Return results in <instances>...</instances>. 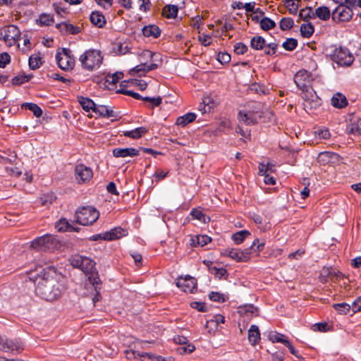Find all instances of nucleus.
Masks as SVG:
<instances>
[{"label": "nucleus", "mask_w": 361, "mask_h": 361, "mask_svg": "<svg viewBox=\"0 0 361 361\" xmlns=\"http://www.w3.org/2000/svg\"><path fill=\"white\" fill-rule=\"evenodd\" d=\"M22 106L25 108V109H27L30 110L31 111H32L33 114L36 117H37V118L40 117L42 116V110L36 104H34V103H24L22 105Z\"/></svg>", "instance_id": "37"}, {"label": "nucleus", "mask_w": 361, "mask_h": 361, "mask_svg": "<svg viewBox=\"0 0 361 361\" xmlns=\"http://www.w3.org/2000/svg\"><path fill=\"white\" fill-rule=\"evenodd\" d=\"M298 46V41L294 38H288L282 44V47L287 51H293Z\"/></svg>", "instance_id": "48"}, {"label": "nucleus", "mask_w": 361, "mask_h": 361, "mask_svg": "<svg viewBox=\"0 0 361 361\" xmlns=\"http://www.w3.org/2000/svg\"><path fill=\"white\" fill-rule=\"evenodd\" d=\"M248 340L252 345H255L260 340V332L256 325H252L248 331Z\"/></svg>", "instance_id": "24"}, {"label": "nucleus", "mask_w": 361, "mask_h": 361, "mask_svg": "<svg viewBox=\"0 0 361 361\" xmlns=\"http://www.w3.org/2000/svg\"><path fill=\"white\" fill-rule=\"evenodd\" d=\"M20 31L14 25H9L0 29V39L9 46L15 44L20 39Z\"/></svg>", "instance_id": "6"}, {"label": "nucleus", "mask_w": 361, "mask_h": 361, "mask_svg": "<svg viewBox=\"0 0 361 361\" xmlns=\"http://www.w3.org/2000/svg\"><path fill=\"white\" fill-rule=\"evenodd\" d=\"M217 60L222 64L228 63L231 61V55L226 52H219Z\"/></svg>", "instance_id": "55"}, {"label": "nucleus", "mask_w": 361, "mask_h": 361, "mask_svg": "<svg viewBox=\"0 0 361 361\" xmlns=\"http://www.w3.org/2000/svg\"><path fill=\"white\" fill-rule=\"evenodd\" d=\"M313 80L312 75L305 70L298 71L294 76V82L297 87L303 92H307L311 87Z\"/></svg>", "instance_id": "9"}, {"label": "nucleus", "mask_w": 361, "mask_h": 361, "mask_svg": "<svg viewBox=\"0 0 361 361\" xmlns=\"http://www.w3.org/2000/svg\"><path fill=\"white\" fill-rule=\"evenodd\" d=\"M79 61L81 63L82 68L92 71L101 66L103 57L100 51L89 49L80 55Z\"/></svg>", "instance_id": "2"}, {"label": "nucleus", "mask_w": 361, "mask_h": 361, "mask_svg": "<svg viewBox=\"0 0 361 361\" xmlns=\"http://www.w3.org/2000/svg\"><path fill=\"white\" fill-rule=\"evenodd\" d=\"M331 11L327 6H319L314 11V17L322 20H327L330 18Z\"/></svg>", "instance_id": "30"}, {"label": "nucleus", "mask_w": 361, "mask_h": 361, "mask_svg": "<svg viewBox=\"0 0 361 361\" xmlns=\"http://www.w3.org/2000/svg\"><path fill=\"white\" fill-rule=\"evenodd\" d=\"M294 21L290 18H283L279 23L280 28L282 30H288L293 27Z\"/></svg>", "instance_id": "47"}, {"label": "nucleus", "mask_w": 361, "mask_h": 361, "mask_svg": "<svg viewBox=\"0 0 361 361\" xmlns=\"http://www.w3.org/2000/svg\"><path fill=\"white\" fill-rule=\"evenodd\" d=\"M176 286L185 293H193L197 289V282L195 278L190 276L179 277L176 281Z\"/></svg>", "instance_id": "12"}, {"label": "nucleus", "mask_w": 361, "mask_h": 361, "mask_svg": "<svg viewBox=\"0 0 361 361\" xmlns=\"http://www.w3.org/2000/svg\"><path fill=\"white\" fill-rule=\"evenodd\" d=\"M128 232L126 230L121 227H118L114 228L109 231L105 232L104 233L99 235V236L106 240H113L126 236Z\"/></svg>", "instance_id": "13"}, {"label": "nucleus", "mask_w": 361, "mask_h": 361, "mask_svg": "<svg viewBox=\"0 0 361 361\" xmlns=\"http://www.w3.org/2000/svg\"><path fill=\"white\" fill-rule=\"evenodd\" d=\"M247 49V47L242 42L236 43L234 46V51L238 55L245 54Z\"/></svg>", "instance_id": "58"}, {"label": "nucleus", "mask_w": 361, "mask_h": 361, "mask_svg": "<svg viewBox=\"0 0 361 361\" xmlns=\"http://www.w3.org/2000/svg\"><path fill=\"white\" fill-rule=\"evenodd\" d=\"M90 22L99 28L104 27L106 24V20L103 13L99 11H92L90 16Z\"/></svg>", "instance_id": "18"}, {"label": "nucleus", "mask_w": 361, "mask_h": 361, "mask_svg": "<svg viewBox=\"0 0 361 361\" xmlns=\"http://www.w3.org/2000/svg\"><path fill=\"white\" fill-rule=\"evenodd\" d=\"M278 44L276 43H269L267 45L265 44L264 53L267 55H274L276 52Z\"/></svg>", "instance_id": "57"}, {"label": "nucleus", "mask_w": 361, "mask_h": 361, "mask_svg": "<svg viewBox=\"0 0 361 361\" xmlns=\"http://www.w3.org/2000/svg\"><path fill=\"white\" fill-rule=\"evenodd\" d=\"M93 112H94L96 114H98L99 116L104 118L118 116V114L115 112L110 106L102 104H95Z\"/></svg>", "instance_id": "16"}, {"label": "nucleus", "mask_w": 361, "mask_h": 361, "mask_svg": "<svg viewBox=\"0 0 361 361\" xmlns=\"http://www.w3.org/2000/svg\"><path fill=\"white\" fill-rule=\"evenodd\" d=\"M190 214L192 216L193 218L203 222L207 223L210 221V218L205 215L204 213H202V211L197 209H193L191 211Z\"/></svg>", "instance_id": "41"}, {"label": "nucleus", "mask_w": 361, "mask_h": 361, "mask_svg": "<svg viewBox=\"0 0 361 361\" xmlns=\"http://www.w3.org/2000/svg\"><path fill=\"white\" fill-rule=\"evenodd\" d=\"M29 67L32 70H36L39 68L42 64V61L41 57L38 54H32L29 58Z\"/></svg>", "instance_id": "35"}, {"label": "nucleus", "mask_w": 361, "mask_h": 361, "mask_svg": "<svg viewBox=\"0 0 361 361\" xmlns=\"http://www.w3.org/2000/svg\"><path fill=\"white\" fill-rule=\"evenodd\" d=\"M352 311L355 313L361 312V296L357 298L352 304Z\"/></svg>", "instance_id": "64"}, {"label": "nucleus", "mask_w": 361, "mask_h": 361, "mask_svg": "<svg viewBox=\"0 0 361 361\" xmlns=\"http://www.w3.org/2000/svg\"><path fill=\"white\" fill-rule=\"evenodd\" d=\"M353 13L350 7L344 4L338 5L332 12V20L336 23L348 22L351 20Z\"/></svg>", "instance_id": "10"}, {"label": "nucleus", "mask_w": 361, "mask_h": 361, "mask_svg": "<svg viewBox=\"0 0 361 361\" xmlns=\"http://www.w3.org/2000/svg\"><path fill=\"white\" fill-rule=\"evenodd\" d=\"M333 307L340 314H343L350 312V310H352V305H350L346 302L335 303L333 305Z\"/></svg>", "instance_id": "42"}, {"label": "nucleus", "mask_w": 361, "mask_h": 361, "mask_svg": "<svg viewBox=\"0 0 361 361\" xmlns=\"http://www.w3.org/2000/svg\"><path fill=\"white\" fill-rule=\"evenodd\" d=\"M88 280L94 287V290H101L102 281L100 280L97 273L92 271L89 274Z\"/></svg>", "instance_id": "33"}, {"label": "nucleus", "mask_w": 361, "mask_h": 361, "mask_svg": "<svg viewBox=\"0 0 361 361\" xmlns=\"http://www.w3.org/2000/svg\"><path fill=\"white\" fill-rule=\"evenodd\" d=\"M258 310L253 305H246L239 307L238 313L240 316L253 317L257 316Z\"/></svg>", "instance_id": "20"}, {"label": "nucleus", "mask_w": 361, "mask_h": 361, "mask_svg": "<svg viewBox=\"0 0 361 361\" xmlns=\"http://www.w3.org/2000/svg\"><path fill=\"white\" fill-rule=\"evenodd\" d=\"M71 51L67 48H63L61 51L57 52L56 60L59 67L63 71L73 69L75 65V59L71 56Z\"/></svg>", "instance_id": "7"}, {"label": "nucleus", "mask_w": 361, "mask_h": 361, "mask_svg": "<svg viewBox=\"0 0 361 361\" xmlns=\"http://www.w3.org/2000/svg\"><path fill=\"white\" fill-rule=\"evenodd\" d=\"M99 216V212L90 206L82 207L75 212L76 222L83 226L93 224Z\"/></svg>", "instance_id": "4"}, {"label": "nucleus", "mask_w": 361, "mask_h": 361, "mask_svg": "<svg viewBox=\"0 0 361 361\" xmlns=\"http://www.w3.org/2000/svg\"><path fill=\"white\" fill-rule=\"evenodd\" d=\"M60 245L59 240L53 235L46 234L37 237L30 243V247L37 251H53Z\"/></svg>", "instance_id": "3"}, {"label": "nucleus", "mask_w": 361, "mask_h": 361, "mask_svg": "<svg viewBox=\"0 0 361 361\" xmlns=\"http://www.w3.org/2000/svg\"><path fill=\"white\" fill-rule=\"evenodd\" d=\"M178 13V8L175 5H167L163 9V14L167 18H176Z\"/></svg>", "instance_id": "36"}, {"label": "nucleus", "mask_w": 361, "mask_h": 361, "mask_svg": "<svg viewBox=\"0 0 361 361\" xmlns=\"http://www.w3.org/2000/svg\"><path fill=\"white\" fill-rule=\"evenodd\" d=\"M78 102L82 109L87 112L90 110L93 111L96 104L92 99L83 97H78Z\"/></svg>", "instance_id": "32"}, {"label": "nucleus", "mask_w": 361, "mask_h": 361, "mask_svg": "<svg viewBox=\"0 0 361 361\" xmlns=\"http://www.w3.org/2000/svg\"><path fill=\"white\" fill-rule=\"evenodd\" d=\"M30 79V77L29 75H18L15 76L11 82L13 85H21L23 84L27 81H29Z\"/></svg>", "instance_id": "54"}, {"label": "nucleus", "mask_w": 361, "mask_h": 361, "mask_svg": "<svg viewBox=\"0 0 361 361\" xmlns=\"http://www.w3.org/2000/svg\"><path fill=\"white\" fill-rule=\"evenodd\" d=\"M251 247L240 250V262H247L250 258Z\"/></svg>", "instance_id": "62"}, {"label": "nucleus", "mask_w": 361, "mask_h": 361, "mask_svg": "<svg viewBox=\"0 0 361 361\" xmlns=\"http://www.w3.org/2000/svg\"><path fill=\"white\" fill-rule=\"evenodd\" d=\"M299 16L300 18L306 20L307 18H314V11L311 7H307L300 11Z\"/></svg>", "instance_id": "49"}, {"label": "nucleus", "mask_w": 361, "mask_h": 361, "mask_svg": "<svg viewBox=\"0 0 361 361\" xmlns=\"http://www.w3.org/2000/svg\"><path fill=\"white\" fill-rule=\"evenodd\" d=\"M251 247L240 250V262H247L250 258Z\"/></svg>", "instance_id": "61"}, {"label": "nucleus", "mask_w": 361, "mask_h": 361, "mask_svg": "<svg viewBox=\"0 0 361 361\" xmlns=\"http://www.w3.org/2000/svg\"><path fill=\"white\" fill-rule=\"evenodd\" d=\"M56 228L60 232L78 231L79 228L74 227L66 219H61L56 223Z\"/></svg>", "instance_id": "21"}, {"label": "nucleus", "mask_w": 361, "mask_h": 361, "mask_svg": "<svg viewBox=\"0 0 361 361\" xmlns=\"http://www.w3.org/2000/svg\"><path fill=\"white\" fill-rule=\"evenodd\" d=\"M11 61V56L6 52L0 54V68H4Z\"/></svg>", "instance_id": "60"}, {"label": "nucleus", "mask_w": 361, "mask_h": 361, "mask_svg": "<svg viewBox=\"0 0 361 361\" xmlns=\"http://www.w3.org/2000/svg\"><path fill=\"white\" fill-rule=\"evenodd\" d=\"M71 264L73 267L81 269L84 273L90 274L94 270L95 263L89 257L82 255H76L71 259Z\"/></svg>", "instance_id": "8"}, {"label": "nucleus", "mask_w": 361, "mask_h": 361, "mask_svg": "<svg viewBox=\"0 0 361 361\" xmlns=\"http://www.w3.org/2000/svg\"><path fill=\"white\" fill-rule=\"evenodd\" d=\"M143 101L149 102L152 104L153 106H158L161 104L162 99L161 97H145L143 98Z\"/></svg>", "instance_id": "63"}, {"label": "nucleus", "mask_w": 361, "mask_h": 361, "mask_svg": "<svg viewBox=\"0 0 361 361\" xmlns=\"http://www.w3.org/2000/svg\"><path fill=\"white\" fill-rule=\"evenodd\" d=\"M250 232L245 230L238 231L232 235V240L236 244H240L250 235Z\"/></svg>", "instance_id": "43"}, {"label": "nucleus", "mask_w": 361, "mask_h": 361, "mask_svg": "<svg viewBox=\"0 0 361 361\" xmlns=\"http://www.w3.org/2000/svg\"><path fill=\"white\" fill-rule=\"evenodd\" d=\"M209 271L219 279H221L228 274L227 270L223 267L217 268L216 267H209Z\"/></svg>", "instance_id": "46"}, {"label": "nucleus", "mask_w": 361, "mask_h": 361, "mask_svg": "<svg viewBox=\"0 0 361 361\" xmlns=\"http://www.w3.org/2000/svg\"><path fill=\"white\" fill-rule=\"evenodd\" d=\"M93 176V172L91 168L84 164L77 165L75 168V177L77 182L80 184L88 183Z\"/></svg>", "instance_id": "11"}, {"label": "nucleus", "mask_w": 361, "mask_h": 361, "mask_svg": "<svg viewBox=\"0 0 361 361\" xmlns=\"http://www.w3.org/2000/svg\"><path fill=\"white\" fill-rule=\"evenodd\" d=\"M262 106L260 103H254L253 106L248 110L253 114L259 115V120L262 118Z\"/></svg>", "instance_id": "59"}, {"label": "nucleus", "mask_w": 361, "mask_h": 361, "mask_svg": "<svg viewBox=\"0 0 361 361\" xmlns=\"http://www.w3.org/2000/svg\"><path fill=\"white\" fill-rule=\"evenodd\" d=\"M300 0H285V4L288 8L289 13L291 14H296L299 8L298 2Z\"/></svg>", "instance_id": "44"}, {"label": "nucleus", "mask_w": 361, "mask_h": 361, "mask_svg": "<svg viewBox=\"0 0 361 361\" xmlns=\"http://www.w3.org/2000/svg\"><path fill=\"white\" fill-rule=\"evenodd\" d=\"M331 104L338 109H342L347 106L348 101L346 97L341 94L336 93L331 98Z\"/></svg>", "instance_id": "25"}, {"label": "nucleus", "mask_w": 361, "mask_h": 361, "mask_svg": "<svg viewBox=\"0 0 361 361\" xmlns=\"http://www.w3.org/2000/svg\"><path fill=\"white\" fill-rule=\"evenodd\" d=\"M123 74L121 72H116L112 75H108L106 77L104 85L109 90L114 89V85L123 78Z\"/></svg>", "instance_id": "22"}, {"label": "nucleus", "mask_w": 361, "mask_h": 361, "mask_svg": "<svg viewBox=\"0 0 361 361\" xmlns=\"http://www.w3.org/2000/svg\"><path fill=\"white\" fill-rule=\"evenodd\" d=\"M209 298L211 300L218 302H225L227 299V297L224 294L220 293L219 292L210 293Z\"/></svg>", "instance_id": "52"}, {"label": "nucleus", "mask_w": 361, "mask_h": 361, "mask_svg": "<svg viewBox=\"0 0 361 361\" xmlns=\"http://www.w3.org/2000/svg\"><path fill=\"white\" fill-rule=\"evenodd\" d=\"M349 132L355 135H361V118L350 125Z\"/></svg>", "instance_id": "50"}, {"label": "nucleus", "mask_w": 361, "mask_h": 361, "mask_svg": "<svg viewBox=\"0 0 361 361\" xmlns=\"http://www.w3.org/2000/svg\"><path fill=\"white\" fill-rule=\"evenodd\" d=\"M238 120L247 126L255 125L259 121V115L253 114L250 111H240L238 112Z\"/></svg>", "instance_id": "15"}, {"label": "nucleus", "mask_w": 361, "mask_h": 361, "mask_svg": "<svg viewBox=\"0 0 361 361\" xmlns=\"http://www.w3.org/2000/svg\"><path fill=\"white\" fill-rule=\"evenodd\" d=\"M191 245L195 246L196 245L202 247L207 245L211 241V238L206 235H197L195 238L191 239Z\"/></svg>", "instance_id": "34"}, {"label": "nucleus", "mask_w": 361, "mask_h": 361, "mask_svg": "<svg viewBox=\"0 0 361 361\" xmlns=\"http://www.w3.org/2000/svg\"><path fill=\"white\" fill-rule=\"evenodd\" d=\"M113 51L118 55L125 54L128 52V47L121 42H116L113 44Z\"/></svg>", "instance_id": "51"}, {"label": "nucleus", "mask_w": 361, "mask_h": 361, "mask_svg": "<svg viewBox=\"0 0 361 361\" xmlns=\"http://www.w3.org/2000/svg\"><path fill=\"white\" fill-rule=\"evenodd\" d=\"M23 349L22 347L21 342L18 339L14 340H8L7 338L4 339V345L2 348V351L9 352V351H20Z\"/></svg>", "instance_id": "19"}, {"label": "nucleus", "mask_w": 361, "mask_h": 361, "mask_svg": "<svg viewBox=\"0 0 361 361\" xmlns=\"http://www.w3.org/2000/svg\"><path fill=\"white\" fill-rule=\"evenodd\" d=\"M147 132L145 127H140L131 130H126L123 132V135L133 139H138L144 135Z\"/></svg>", "instance_id": "28"}, {"label": "nucleus", "mask_w": 361, "mask_h": 361, "mask_svg": "<svg viewBox=\"0 0 361 361\" xmlns=\"http://www.w3.org/2000/svg\"><path fill=\"white\" fill-rule=\"evenodd\" d=\"M196 118V114L194 113H187L186 114L179 116L177 118L176 124L181 126L185 127L188 124L192 123L194 121Z\"/></svg>", "instance_id": "27"}, {"label": "nucleus", "mask_w": 361, "mask_h": 361, "mask_svg": "<svg viewBox=\"0 0 361 361\" xmlns=\"http://www.w3.org/2000/svg\"><path fill=\"white\" fill-rule=\"evenodd\" d=\"M269 339L273 343H281L284 345L288 343V340L286 336L282 334L274 332L269 335Z\"/></svg>", "instance_id": "39"}, {"label": "nucleus", "mask_w": 361, "mask_h": 361, "mask_svg": "<svg viewBox=\"0 0 361 361\" xmlns=\"http://www.w3.org/2000/svg\"><path fill=\"white\" fill-rule=\"evenodd\" d=\"M158 68V65L154 63H151L147 64V63H141L140 64L136 66L133 68L130 71V74L134 73H140L141 71L148 72L149 71L154 70Z\"/></svg>", "instance_id": "26"}, {"label": "nucleus", "mask_w": 361, "mask_h": 361, "mask_svg": "<svg viewBox=\"0 0 361 361\" xmlns=\"http://www.w3.org/2000/svg\"><path fill=\"white\" fill-rule=\"evenodd\" d=\"M37 22L40 25L48 26L54 23V18L50 14L42 13L39 16Z\"/></svg>", "instance_id": "45"}, {"label": "nucleus", "mask_w": 361, "mask_h": 361, "mask_svg": "<svg viewBox=\"0 0 361 361\" xmlns=\"http://www.w3.org/2000/svg\"><path fill=\"white\" fill-rule=\"evenodd\" d=\"M301 35L304 37H310L314 32V27L311 23L302 24L300 26Z\"/></svg>", "instance_id": "40"}, {"label": "nucleus", "mask_w": 361, "mask_h": 361, "mask_svg": "<svg viewBox=\"0 0 361 361\" xmlns=\"http://www.w3.org/2000/svg\"><path fill=\"white\" fill-rule=\"evenodd\" d=\"M331 59L340 66H349L355 58L347 48L338 47L335 49L331 54Z\"/></svg>", "instance_id": "5"}, {"label": "nucleus", "mask_w": 361, "mask_h": 361, "mask_svg": "<svg viewBox=\"0 0 361 361\" xmlns=\"http://www.w3.org/2000/svg\"><path fill=\"white\" fill-rule=\"evenodd\" d=\"M225 253L227 256L231 257V259L235 260L236 262H240V250L238 249H227L225 251Z\"/></svg>", "instance_id": "53"}, {"label": "nucleus", "mask_w": 361, "mask_h": 361, "mask_svg": "<svg viewBox=\"0 0 361 361\" xmlns=\"http://www.w3.org/2000/svg\"><path fill=\"white\" fill-rule=\"evenodd\" d=\"M260 27L263 30H269L276 27V23L267 17L262 18L259 21Z\"/></svg>", "instance_id": "38"}, {"label": "nucleus", "mask_w": 361, "mask_h": 361, "mask_svg": "<svg viewBox=\"0 0 361 361\" xmlns=\"http://www.w3.org/2000/svg\"><path fill=\"white\" fill-rule=\"evenodd\" d=\"M112 153L116 158L134 157L139 155V150L133 147L114 148Z\"/></svg>", "instance_id": "14"}, {"label": "nucleus", "mask_w": 361, "mask_h": 361, "mask_svg": "<svg viewBox=\"0 0 361 361\" xmlns=\"http://www.w3.org/2000/svg\"><path fill=\"white\" fill-rule=\"evenodd\" d=\"M56 27L59 29L61 32H64L70 34H78L80 32V27L75 26L72 24H68L66 23H61L56 25Z\"/></svg>", "instance_id": "29"}, {"label": "nucleus", "mask_w": 361, "mask_h": 361, "mask_svg": "<svg viewBox=\"0 0 361 361\" xmlns=\"http://www.w3.org/2000/svg\"><path fill=\"white\" fill-rule=\"evenodd\" d=\"M339 155L334 152H323L318 154L317 161L322 165L334 163L338 161Z\"/></svg>", "instance_id": "17"}, {"label": "nucleus", "mask_w": 361, "mask_h": 361, "mask_svg": "<svg viewBox=\"0 0 361 361\" xmlns=\"http://www.w3.org/2000/svg\"><path fill=\"white\" fill-rule=\"evenodd\" d=\"M142 34L147 37L157 38L161 35V30L155 25H149L142 28Z\"/></svg>", "instance_id": "23"}, {"label": "nucleus", "mask_w": 361, "mask_h": 361, "mask_svg": "<svg viewBox=\"0 0 361 361\" xmlns=\"http://www.w3.org/2000/svg\"><path fill=\"white\" fill-rule=\"evenodd\" d=\"M116 92L124 94H126L128 96H131L132 97H133L134 99H136L143 100V98L145 97H142L140 94H139L137 92H133L131 90H126L123 89H120V90H117Z\"/></svg>", "instance_id": "56"}, {"label": "nucleus", "mask_w": 361, "mask_h": 361, "mask_svg": "<svg viewBox=\"0 0 361 361\" xmlns=\"http://www.w3.org/2000/svg\"><path fill=\"white\" fill-rule=\"evenodd\" d=\"M35 288V293L42 298L53 301L58 299L61 295V284L54 277H38Z\"/></svg>", "instance_id": "1"}, {"label": "nucleus", "mask_w": 361, "mask_h": 361, "mask_svg": "<svg viewBox=\"0 0 361 361\" xmlns=\"http://www.w3.org/2000/svg\"><path fill=\"white\" fill-rule=\"evenodd\" d=\"M266 44L265 39L261 36H255L251 39L250 47L255 50H262Z\"/></svg>", "instance_id": "31"}]
</instances>
